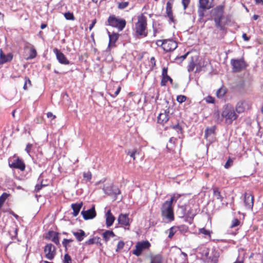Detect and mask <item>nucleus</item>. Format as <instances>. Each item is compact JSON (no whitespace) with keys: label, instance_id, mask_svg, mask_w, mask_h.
Masks as SVG:
<instances>
[{"label":"nucleus","instance_id":"nucleus-16","mask_svg":"<svg viewBox=\"0 0 263 263\" xmlns=\"http://www.w3.org/2000/svg\"><path fill=\"white\" fill-rule=\"evenodd\" d=\"M46 239L51 240L52 242L55 243L57 245H60L59 238L58 237V234L54 231H49L46 237Z\"/></svg>","mask_w":263,"mask_h":263},{"label":"nucleus","instance_id":"nucleus-56","mask_svg":"<svg viewBox=\"0 0 263 263\" xmlns=\"http://www.w3.org/2000/svg\"><path fill=\"white\" fill-rule=\"evenodd\" d=\"M136 153V151H134L132 152H128V153H127V155H129L132 158H133L134 160L135 159V154Z\"/></svg>","mask_w":263,"mask_h":263},{"label":"nucleus","instance_id":"nucleus-28","mask_svg":"<svg viewBox=\"0 0 263 263\" xmlns=\"http://www.w3.org/2000/svg\"><path fill=\"white\" fill-rule=\"evenodd\" d=\"M246 102L243 101H240L237 103L235 110L238 114L241 113L245 111V105Z\"/></svg>","mask_w":263,"mask_h":263},{"label":"nucleus","instance_id":"nucleus-36","mask_svg":"<svg viewBox=\"0 0 263 263\" xmlns=\"http://www.w3.org/2000/svg\"><path fill=\"white\" fill-rule=\"evenodd\" d=\"M26 165L23 160L17 158V169L21 171H24L25 169Z\"/></svg>","mask_w":263,"mask_h":263},{"label":"nucleus","instance_id":"nucleus-27","mask_svg":"<svg viewBox=\"0 0 263 263\" xmlns=\"http://www.w3.org/2000/svg\"><path fill=\"white\" fill-rule=\"evenodd\" d=\"M109 33V45H113L115 44L116 41L118 40L119 34L118 33H112V34H110L109 32H108Z\"/></svg>","mask_w":263,"mask_h":263},{"label":"nucleus","instance_id":"nucleus-14","mask_svg":"<svg viewBox=\"0 0 263 263\" xmlns=\"http://www.w3.org/2000/svg\"><path fill=\"white\" fill-rule=\"evenodd\" d=\"M13 55L11 53H9L5 54L2 49H0V64H4L12 60Z\"/></svg>","mask_w":263,"mask_h":263},{"label":"nucleus","instance_id":"nucleus-22","mask_svg":"<svg viewBox=\"0 0 263 263\" xmlns=\"http://www.w3.org/2000/svg\"><path fill=\"white\" fill-rule=\"evenodd\" d=\"M72 234L78 241H82L86 236L85 232L82 230H78L77 232H72Z\"/></svg>","mask_w":263,"mask_h":263},{"label":"nucleus","instance_id":"nucleus-44","mask_svg":"<svg viewBox=\"0 0 263 263\" xmlns=\"http://www.w3.org/2000/svg\"><path fill=\"white\" fill-rule=\"evenodd\" d=\"M215 23V26L216 28H217L222 31H224L226 30L225 27L221 24V21H217Z\"/></svg>","mask_w":263,"mask_h":263},{"label":"nucleus","instance_id":"nucleus-7","mask_svg":"<svg viewBox=\"0 0 263 263\" xmlns=\"http://www.w3.org/2000/svg\"><path fill=\"white\" fill-rule=\"evenodd\" d=\"M224 9V6L223 5H219L212 10V15L215 22L221 21L223 19Z\"/></svg>","mask_w":263,"mask_h":263},{"label":"nucleus","instance_id":"nucleus-15","mask_svg":"<svg viewBox=\"0 0 263 263\" xmlns=\"http://www.w3.org/2000/svg\"><path fill=\"white\" fill-rule=\"evenodd\" d=\"M118 221L119 224L125 226H129L130 222L127 214H121L118 217Z\"/></svg>","mask_w":263,"mask_h":263},{"label":"nucleus","instance_id":"nucleus-3","mask_svg":"<svg viewBox=\"0 0 263 263\" xmlns=\"http://www.w3.org/2000/svg\"><path fill=\"white\" fill-rule=\"evenodd\" d=\"M221 117L225 119L226 123L231 124L233 121L236 120L238 115L235 112V110L233 106L229 104L223 106L221 112Z\"/></svg>","mask_w":263,"mask_h":263},{"label":"nucleus","instance_id":"nucleus-26","mask_svg":"<svg viewBox=\"0 0 263 263\" xmlns=\"http://www.w3.org/2000/svg\"><path fill=\"white\" fill-rule=\"evenodd\" d=\"M83 203L82 202L73 203L71 204V208L73 210V215L74 216H77L82 206Z\"/></svg>","mask_w":263,"mask_h":263},{"label":"nucleus","instance_id":"nucleus-21","mask_svg":"<svg viewBox=\"0 0 263 263\" xmlns=\"http://www.w3.org/2000/svg\"><path fill=\"white\" fill-rule=\"evenodd\" d=\"M163 259L162 256L159 254L152 255L150 256L149 263H163Z\"/></svg>","mask_w":263,"mask_h":263},{"label":"nucleus","instance_id":"nucleus-45","mask_svg":"<svg viewBox=\"0 0 263 263\" xmlns=\"http://www.w3.org/2000/svg\"><path fill=\"white\" fill-rule=\"evenodd\" d=\"M72 241H73L72 239H64L62 241V244H63V246L64 247V248L66 249H67V247H68L69 243L71 242Z\"/></svg>","mask_w":263,"mask_h":263},{"label":"nucleus","instance_id":"nucleus-18","mask_svg":"<svg viewBox=\"0 0 263 263\" xmlns=\"http://www.w3.org/2000/svg\"><path fill=\"white\" fill-rule=\"evenodd\" d=\"M115 220V217L111 214L110 210H108L106 214V224L107 227H109L113 224Z\"/></svg>","mask_w":263,"mask_h":263},{"label":"nucleus","instance_id":"nucleus-30","mask_svg":"<svg viewBox=\"0 0 263 263\" xmlns=\"http://www.w3.org/2000/svg\"><path fill=\"white\" fill-rule=\"evenodd\" d=\"M176 261L178 263H188L187 254L184 252H181Z\"/></svg>","mask_w":263,"mask_h":263},{"label":"nucleus","instance_id":"nucleus-9","mask_svg":"<svg viewBox=\"0 0 263 263\" xmlns=\"http://www.w3.org/2000/svg\"><path fill=\"white\" fill-rule=\"evenodd\" d=\"M81 214L82 215L83 218L85 220L95 218L96 216V212L95 211V205H93L91 209L88 210H83L81 212Z\"/></svg>","mask_w":263,"mask_h":263},{"label":"nucleus","instance_id":"nucleus-10","mask_svg":"<svg viewBox=\"0 0 263 263\" xmlns=\"http://www.w3.org/2000/svg\"><path fill=\"white\" fill-rule=\"evenodd\" d=\"M53 52L55 54L58 60L61 64L65 65L69 64V61L60 50L54 48Z\"/></svg>","mask_w":263,"mask_h":263},{"label":"nucleus","instance_id":"nucleus-1","mask_svg":"<svg viewBox=\"0 0 263 263\" xmlns=\"http://www.w3.org/2000/svg\"><path fill=\"white\" fill-rule=\"evenodd\" d=\"M135 31L138 36L145 37L147 36V19L143 14L138 16L137 22L135 25Z\"/></svg>","mask_w":263,"mask_h":263},{"label":"nucleus","instance_id":"nucleus-37","mask_svg":"<svg viewBox=\"0 0 263 263\" xmlns=\"http://www.w3.org/2000/svg\"><path fill=\"white\" fill-rule=\"evenodd\" d=\"M179 227H173L169 230V234L168 237L170 238H172L174 235L176 233L177 230L179 229Z\"/></svg>","mask_w":263,"mask_h":263},{"label":"nucleus","instance_id":"nucleus-48","mask_svg":"<svg viewBox=\"0 0 263 263\" xmlns=\"http://www.w3.org/2000/svg\"><path fill=\"white\" fill-rule=\"evenodd\" d=\"M240 224V221L238 219H234L232 221L231 228L236 227L239 226Z\"/></svg>","mask_w":263,"mask_h":263},{"label":"nucleus","instance_id":"nucleus-12","mask_svg":"<svg viewBox=\"0 0 263 263\" xmlns=\"http://www.w3.org/2000/svg\"><path fill=\"white\" fill-rule=\"evenodd\" d=\"M103 190L105 194L109 195H114L116 196L121 193L118 187L115 185H111L109 187H104Z\"/></svg>","mask_w":263,"mask_h":263},{"label":"nucleus","instance_id":"nucleus-52","mask_svg":"<svg viewBox=\"0 0 263 263\" xmlns=\"http://www.w3.org/2000/svg\"><path fill=\"white\" fill-rule=\"evenodd\" d=\"M71 261V258L70 256L66 254L64 256V263H70V261Z\"/></svg>","mask_w":263,"mask_h":263},{"label":"nucleus","instance_id":"nucleus-41","mask_svg":"<svg viewBox=\"0 0 263 263\" xmlns=\"http://www.w3.org/2000/svg\"><path fill=\"white\" fill-rule=\"evenodd\" d=\"M64 15L65 18L67 20L73 21L75 19L73 14L70 12H65L64 14Z\"/></svg>","mask_w":263,"mask_h":263},{"label":"nucleus","instance_id":"nucleus-40","mask_svg":"<svg viewBox=\"0 0 263 263\" xmlns=\"http://www.w3.org/2000/svg\"><path fill=\"white\" fill-rule=\"evenodd\" d=\"M215 131V127H211L210 128H207L205 131V137L206 138H208V136L212 135L214 133Z\"/></svg>","mask_w":263,"mask_h":263},{"label":"nucleus","instance_id":"nucleus-24","mask_svg":"<svg viewBox=\"0 0 263 263\" xmlns=\"http://www.w3.org/2000/svg\"><path fill=\"white\" fill-rule=\"evenodd\" d=\"M115 236V234L112 231L106 230L102 233V237L104 241L107 242L111 238Z\"/></svg>","mask_w":263,"mask_h":263},{"label":"nucleus","instance_id":"nucleus-46","mask_svg":"<svg viewBox=\"0 0 263 263\" xmlns=\"http://www.w3.org/2000/svg\"><path fill=\"white\" fill-rule=\"evenodd\" d=\"M186 99V97L183 95L178 96L177 97V101L180 103H182L185 102Z\"/></svg>","mask_w":263,"mask_h":263},{"label":"nucleus","instance_id":"nucleus-2","mask_svg":"<svg viewBox=\"0 0 263 263\" xmlns=\"http://www.w3.org/2000/svg\"><path fill=\"white\" fill-rule=\"evenodd\" d=\"M179 195H174L169 201H166L161 208L162 215L167 218L169 221L174 220V216L172 204L173 202H176L179 198Z\"/></svg>","mask_w":263,"mask_h":263},{"label":"nucleus","instance_id":"nucleus-58","mask_svg":"<svg viewBox=\"0 0 263 263\" xmlns=\"http://www.w3.org/2000/svg\"><path fill=\"white\" fill-rule=\"evenodd\" d=\"M121 90V87H119L118 88V89H117V90L115 92V93L114 95H111V96L114 98L116 97L118 95V94L119 93L120 91Z\"/></svg>","mask_w":263,"mask_h":263},{"label":"nucleus","instance_id":"nucleus-23","mask_svg":"<svg viewBox=\"0 0 263 263\" xmlns=\"http://www.w3.org/2000/svg\"><path fill=\"white\" fill-rule=\"evenodd\" d=\"M162 79L161 81V86H165L166 85V83L168 81V79L170 76L167 74V67H164L162 69Z\"/></svg>","mask_w":263,"mask_h":263},{"label":"nucleus","instance_id":"nucleus-31","mask_svg":"<svg viewBox=\"0 0 263 263\" xmlns=\"http://www.w3.org/2000/svg\"><path fill=\"white\" fill-rule=\"evenodd\" d=\"M9 166L11 168H16V158L15 155L8 160Z\"/></svg>","mask_w":263,"mask_h":263},{"label":"nucleus","instance_id":"nucleus-43","mask_svg":"<svg viewBox=\"0 0 263 263\" xmlns=\"http://www.w3.org/2000/svg\"><path fill=\"white\" fill-rule=\"evenodd\" d=\"M31 85L30 80L27 78V77H25V82L23 85V88L24 90H27L28 88V86L30 87Z\"/></svg>","mask_w":263,"mask_h":263},{"label":"nucleus","instance_id":"nucleus-33","mask_svg":"<svg viewBox=\"0 0 263 263\" xmlns=\"http://www.w3.org/2000/svg\"><path fill=\"white\" fill-rule=\"evenodd\" d=\"M213 195L217 199L219 200L220 201L223 200V197L221 195L220 192L218 187L213 188Z\"/></svg>","mask_w":263,"mask_h":263},{"label":"nucleus","instance_id":"nucleus-49","mask_svg":"<svg viewBox=\"0 0 263 263\" xmlns=\"http://www.w3.org/2000/svg\"><path fill=\"white\" fill-rule=\"evenodd\" d=\"M91 173L90 172H87L83 173V177L89 181L91 179Z\"/></svg>","mask_w":263,"mask_h":263},{"label":"nucleus","instance_id":"nucleus-6","mask_svg":"<svg viewBox=\"0 0 263 263\" xmlns=\"http://www.w3.org/2000/svg\"><path fill=\"white\" fill-rule=\"evenodd\" d=\"M150 246L151 243L148 241L138 242L135 246V249L133 251V253L137 256H139L143 250L149 248Z\"/></svg>","mask_w":263,"mask_h":263},{"label":"nucleus","instance_id":"nucleus-54","mask_svg":"<svg viewBox=\"0 0 263 263\" xmlns=\"http://www.w3.org/2000/svg\"><path fill=\"white\" fill-rule=\"evenodd\" d=\"M245 67H233V71L234 72L241 70L243 68Z\"/></svg>","mask_w":263,"mask_h":263},{"label":"nucleus","instance_id":"nucleus-61","mask_svg":"<svg viewBox=\"0 0 263 263\" xmlns=\"http://www.w3.org/2000/svg\"><path fill=\"white\" fill-rule=\"evenodd\" d=\"M42 185L40 184H36L35 188V191L37 192L42 189Z\"/></svg>","mask_w":263,"mask_h":263},{"label":"nucleus","instance_id":"nucleus-51","mask_svg":"<svg viewBox=\"0 0 263 263\" xmlns=\"http://www.w3.org/2000/svg\"><path fill=\"white\" fill-rule=\"evenodd\" d=\"M190 3V0H182L184 9H186Z\"/></svg>","mask_w":263,"mask_h":263},{"label":"nucleus","instance_id":"nucleus-34","mask_svg":"<svg viewBox=\"0 0 263 263\" xmlns=\"http://www.w3.org/2000/svg\"><path fill=\"white\" fill-rule=\"evenodd\" d=\"M227 92L226 89L224 87L220 88L216 92V96L218 98H222Z\"/></svg>","mask_w":263,"mask_h":263},{"label":"nucleus","instance_id":"nucleus-38","mask_svg":"<svg viewBox=\"0 0 263 263\" xmlns=\"http://www.w3.org/2000/svg\"><path fill=\"white\" fill-rule=\"evenodd\" d=\"M9 194H8L6 193H4L1 196H0V210L1 209L4 202L8 197Z\"/></svg>","mask_w":263,"mask_h":263},{"label":"nucleus","instance_id":"nucleus-5","mask_svg":"<svg viewBox=\"0 0 263 263\" xmlns=\"http://www.w3.org/2000/svg\"><path fill=\"white\" fill-rule=\"evenodd\" d=\"M107 25L122 31L125 27L126 22L124 19L119 18L114 15H110L107 19Z\"/></svg>","mask_w":263,"mask_h":263},{"label":"nucleus","instance_id":"nucleus-39","mask_svg":"<svg viewBox=\"0 0 263 263\" xmlns=\"http://www.w3.org/2000/svg\"><path fill=\"white\" fill-rule=\"evenodd\" d=\"M129 5V2H122L118 3V8L119 9H124L127 8Z\"/></svg>","mask_w":263,"mask_h":263},{"label":"nucleus","instance_id":"nucleus-32","mask_svg":"<svg viewBox=\"0 0 263 263\" xmlns=\"http://www.w3.org/2000/svg\"><path fill=\"white\" fill-rule=\"evenodd\" d=\"M199 233L201 234H203L205 238H207L209 240L211 239V234L212 233L211 231L206 230L205 228H202L199 229Z\"/></svg>","mask_w":263,"mask_h":263},{"label":"nucleus","instance_id":"nucleus-20","mask_svg":"<svg viewBox=\"0 0 263 263\" xmlns=\"http://www.w3.org/2000/svg\"><path fill=\"white\" fill-rule=\"evenodd\" d=\"M168 120L169 116L166 111L164 113L160 114L158 117V122L162 124L166 123Z\"/></svg>","mask_w":263,"mask_h":263},{"label":"nucleus","instance_id":"nucleus-55","mask_svg":"<svg viewBox=\"0 0 263 263\" xmlns=\"http://www.w3.org/2000/svg\"><path fill=\"white\" fill-rule=\"evenodd\" d=\"M96 23H97V20L94 19L89 27V29L90 31L93 28V27H94V26L95 25Z\"/></svg>","mask_w":263,"mask_h":263},{"label":"nucleus","instance_id":"nucleus-60","mask_svg":"<svg viewBox=\"0 0 263 263\" xmlns=\"http://www.w3.org/2000/svg\"><path fill=\"white\" fill-rule=\"evenodd\" d=\"M47 116L48 118H52V119H54L55 118V116L54 115H53L52 114V112H48L47 114Z\"/></svg>","mask_w":263,"mask_h":263},{"label":"nucleus","instance_id":"nucleus-63","mask_svg":"<svg viewBox=\"0 0 263 263\" xmlns=\"http://www.w3.org/2000/svg\"><path fill=\"white\" fill-rule=\"evenodd\" d=\"M26 178V175H20L19 177H17V179H18V180H24Z\"/></svg>","mask_w":263,"mask_h":263},{"label":"nucleus","instance_id":"nucleus-25","mask_svg":"<svg viewBox=\"0 0 263 263\" xmlns=\"http://www.w3.org/2000/svg\"><path fill=\"white\" fill-rule=\"evenodd\" d=\"M26 49H29V56L27 58V59H32L36 57L37 55V52L34 47L32 46H26Z\"/></svg>","mask_w":263,"mask_h":263},{"label":"nucleus","instance_id":"nucleus-13","mask_svg":"<svg viewBox=\"0 0 263 263\" xmlns=\"http://www.w3.org/2000/svg\"><path fill=\"white\" fill-rule=\"evenodd\" d=\"M174 3V0H169L167 3L166 6V12L167 16L168 17L170 20L174 22V18L173 16V13L172 11V7Z\"/></svg>","mask_w":263,"mask_h":263},{"label":"nucleus","instance_id":"nucleus-19","mask_svg":"<svg viewBox=\"0 0 263 263\" xmlns=\"http://www.w3.org/2000/svg\"><path fill=\"white\" fill-rule=\"evenodd\" d=\"M86 245H90L92 244H96L100 248H102V243L101 242V238L99 237H94L92 238L88 239L85 242Z\"/></svg>","mask_w":263,"mask_h":263},{"label":"nucleus","instance_id":"nucleus-64","mask_svg":"<svg viewBox=\"0 0 263 263\" xmlns=\"http://www.w3.org/2000/svg\"><path fill=\"white\" fill-rule=\"evenodd\" d=\"M242 37L244 39V40L246 41H248L249 40V38L247 36V35L246 33H243L242 34Z\"/></svg>","mask_w":263,"mask_h":263},{"label":"nucleus","instance_id":"nucleus-42","mask_svg":"<svg viewBox=\"0 0 263 263\" xmlns=\"http://www.w3.org/2000/svg\"><path fill=\"white\" fill-rule=\"evenodd\" d=\"M218 261V256L214 255L213 256L210 255L209 257L208 262L209 263H217Z\"/></svg>","mask_w":263,"mask_h":263},{"label":"nucleus","instance_id":"nucleus-62","mask_svg":"<svg viewBox=\"0 0 263 263\" xmlns=\"http://www.w3.org/2000/svg\"><path fill=\"white\" fill-rule=\"evenodd\" d=\"M232 161H230V160H228L225 164L224 165V167L225 168H228L231 165V163H232Z\"/></svg>","mask_w":263,"mask_h":263},{"label":"nucleus","instance_id":"nucleus-17","mask_svg":"<svg viewBox=\"0 0 263 263\" xmlns=\"http://www.w3.org/2000/svg\"><path fill=\"white\" fill-rule=\"evenodd\" d=\"M214 0H199V5L203 8L211 9L214 6Z\"/></svg>","mask_w":263,"mask_h":263},{"label":"nucleus","instance_id":"nucleus-4","mask_svg":"<svg viewBox=\"0 0 263 263\" xmlns=\"http://www.w3.org/2000/svg\"><path fill=\"white\" fill-rule=\"evenodd\" d=\"M156 45L160 46L165 52H171L177 47V43L173 39L159 40L156 41Z\"/></svg>","mask_w":263,"mask_h":263},{"label":"nucleus","instance_id":"nucleus-35","mask_svg":"<svg viewBox=\"0 0 263 263\" xmlns=\"http://www.w3.org/2000/svg\"><path fill=\"white\" fill-rule=\"evenodd\" d=\"M208 8H203L201 5H199V8L198 9V15L200 17V19H202L205 15V11L206 10H209Z\"/></svg>","mask_w":263,"mask_h":263},{"label":"nucleus","instance_id":"nucleus-11","mask_svg":"<svg viewBox=\"0 0 263 263\" xmlns=\"http://www.w3.org/2000/svg\"><path fill=\"white\" fill-rule=\"evenodd\" d=\"M244 203L247 209L252 210L253 206V196L250 194L245 193Z\"/></svg>","mask_w":263,"mask_h":263},{"label":"nucleus","instance_id":"nucleus-47","mask_svg":"<svg viewBox=\"0 0 263 263\" xmlns=\"http://www.w3.org/2000/svg\"><path fill=\"white\" fill-rule=\"evenodd\" d=\"M204 100H205V101L208 103H214L215 102V99L214 98L210 96H209L208 97H206V98H205Z\"/></svg>","mask_w":263,"mask_h":263},{"label":"nucleus","instance_id":"nucleus-50","mask_svg":"<svg viewBox=\"0 0 263 263\" xmlns=\"http://www.w3.org/2000/svg\"><path fill=\"white\" fill-rule=\"evenodd\" d=\"M124 246V242L123 241H119V242L117 245L116 252H118L120 250L123 249Z\"/></svg>","mask_w":263,"mask_h":263},{"label":"nucleus","instance_id":"nucleus-57","mask_svg":"<svg viewBox=\"0 0 263 263\" xmlns=\"http://www.w3.org/2000/svg\"><path fill=\"white\" fill-rule=\"evenodd\" d=\"M173 128L175 129H176L177 132H181V127L178 124L174 126Z\"/></svg>","mask_w":263,"mask_h":263},{"label":"nucleus","instance_id":"nucleus-59","mask_svg":"<svg viewBox=\"0 0 263 263\" xmlns=\"http://www.w3.org/2000/svg\"><path fill=\"white\" fill-rule=\"evenodd\" d=\"M150 62L151 63L152 66H155L156 65V60L154 57H151L150 59Z\"/></svg>","mask_w":263,"mask_h":263},{"label":"nucleus","instance_id":"nucleus-29","mask_svg":"<svg viewBox=\"0 0 263 263\" xmlns=\"http://www.w3.org/2000/svg\"><path fill=\"white\" fill-rule=\"evenodd\" d=\"M231 64L232 66H246V63L243 58L237 59H232L231 60Z\"/></svg>","mask_w":263,"mask_h":263},{"label":"nucleus","instance_id":"nucleus-53","mask_svg":"<svg viewBox=\"0 0 263 263\" xmlns=\"http://www.w3.org/2000/svg\"><path fill=\"white\" fill-rule=\"evenodd\" d=\"M32 145L31 144H29L28 143L27 146H26V147L25 148V151L29 155V153H30V150L32 148Z\"/></svg>","mask_w":263,"mask_h":263},{"label":"nucleus","instance_id":"nucleus-8","mask_svg":"<svg viewBox=\"0 0 263 263\" xmlns=\"http://www.w3.org/2000/svg\"><path fill=\"white\" fill-rule=\"evenodd\" d=\"M44 252L47 259L52 260L56 254V249L52 244L48 243L44 248Z\"/></svg>","mask_w":263,"mask_h":263}]
</instances>
